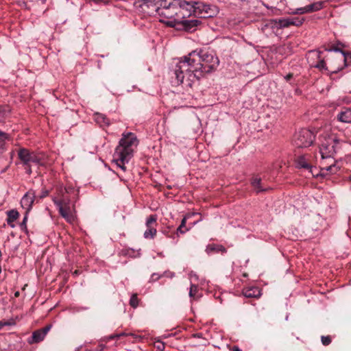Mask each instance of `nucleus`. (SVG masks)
Segmentation results:
<instances>
[{"label":"nucleus","instance_id":"f257e3e1","mask_svg":"<svg viewBox=\"0 0 351 351\" xmlns=\"http://www.w3.org/2000/svg\"><path fill=\"white\" fill-rule=\"evenodd\" d=\"M219 64L218 58L211 51L195 50L182 58L174 69L173 83L191 88L204 73L217 69Z\"/></svg>","mask_w":351,"mask_h":351},{"label":"nucleus","instance_id":"f03ea898","mask_svg":"<svg viewBox=\"0 0 351 351\" xmlns=\"http://www.w3.org/2000/svg\"><path fill=\"white\" fill-rule=\"evenodd\" d=\"M184 2L186 0H145V5L154 7L160 22L175 27L187 16Z\"/></svg>","mask_w":351,"mask_h":351},{"label":"nucleus","instance_id":"7ed1b4c3","mask_svg":"<svg viewBox=\"0 0 351 351\" xmlns=\"http://www.w3.org/2000/svg\"><path fill=\"white\" fill-rule=\"evenodd\" d=\"M138 141L136 136L132 132L123 133L113 154L112 162L122 171H126L125 164L133 156L134 148L136 147Z\"/></svg>","mask_w":351,"mask_h":351},{"label":"nucleus","instance_id":"20e7f679","mask_svg":"<svg viewBox=\"0 0 351 351\" xmlns=\"http://www.w3.org/2000/svg\"><path fill=\"white\" fill-rule=\"evenodd\" d=\"M339 141L332 136L325 137L319 145L322 169L335 173L338 168L335 165L334 154L337 152Z\"/></svg>","mask_w":351,"mask_h":351},{"label":"nucleus","instance_id":"39448f33","mask_svg":"<svg viewBox=\"0 0 351 351\" xmlns=\"http://www.w3.org/2000/svg\"><path fill=\"white\" fill-rule=\"evenodd\" d=\"M187 16L194 15L198 18L206 19L214 16L217 11L216 7L202 1H187L183 3Z\"/></svg>","mask_w":351,"mask_h":351},{"label":"nucleus","instance_id":"423d86ee","mask_svg":"<svg viewBox=\"0 0 351 351\" xmlns=\"http://www.w3.org/2000/svg\"><path fill=\"white\" fill-rule=\"evenodd\" d=\"M53 202L58 207L60 215L69 223H72L75 219V210L71 204L69 198L62 195L60 199H53Z\"/></svg>","mask_w":351,"mask_h":351},{"label":"nucleus","instance_id":"0eeeda50","mask_svg":"<svg viewBox=\"0 0 351 351\" xmlns=\"http://www.w3.org/2000/svg\"><path fill=\"white\" fill-rule=\"evenodd\" d=\"M315 140L313 133L307 129H302L294 135L293 143L300 148H305L311 145Z\"/></svg>","mask_w":351,"mask_h":351},{"label":"nucleus","instance_id":"6e6552de","mask_svg":"<svg viewBox=\"0 0 351 351\" xmlns=\"http://www.w3.org/2000/svg\"><path fill=\"white\" fill-rule=\"evenodd\" d=\"M157 216L156 215H149L145 222L147 230L143 234V237L146 239H152L155 237L157 233L156 230Z\"/></svg>","mask_w":351,"mask_h":351},{"label":"nucleus","instance_id":"1a4fd4ad","mask_svg":"<svg viewBox=\"0 0 351 351\" xmlns=\"http://www.w3.org/2000/svg\"><path fill=\"white\" fill-rule=\"evenodd\" d=\"M51 326H47L45 328L37 330L32 333V335L30 338L28 339V343L29 344L39 343L44 340L47 334L51 329Z\"/></svg>","mask_w":351,"mask_h":351},{"label":"nucleus","instance_id":"9d476101","mask_svg":"<svg viewBox=\"0 0 351 351\" xmlns=\"http://www.w3.org/2000/svg\"><path fill=\"white\" fill-rule=\"evenodd\" d=\"M36 197L35 192L32 190H29L27 191L22 197L21 200V205L29 213L33 206Z\"/></svg>","mask_w":351,"mask_h":351},{"label":"nucleus","instance_id":"9b49d317","mask_svg":"<svg viewBox=\"0 0 351 351\" xmlns=\"http://www.w3.org/2000/svg\"><path fill=\"white\" fill-rule=\"evenodd\" d=\"M328 51H335L339 52L341 54L336 58V60L340 62H343L344 66H348L351 64V54L349 53H346L341 49L334 47L328 49Z\"/></svg>","mask_w":351,"mask_h":351},{"label":"nucleus","instance_id":"f8f14e48","mask_svg":"<svg viewBox=\"0 0 351 351\" xmlns=\"http://www.w3.org/2000/svg\"><path fill=\"white\" fill-rule=\"evenodd\" d=\"M200 23V21L197 19L194 20H188L185 18L183 19V21L180 22V24H182L184 28L189 31L193 32L195 29V27Z\"/></svg>","mask_w":351,"mask_h":351},{"label":"nucleus","instance_id":"ddd939ff","mask_svg":"<svg viewBox=\"0 0 351 351\" xmlns=\"http://www.w3.org/2000/svg\"><path fill=\"white\" fill-rule=\"evenodd\" d=\"M243 294L246 298H258L261 295V291L258 287H252L244 289Z\"/></svg>","mask_w":351,"mask_h":351},{"label":"nucleus","instance_id":"4468645a","mask_svg":"<svg viewBox=\"0 0 351 351\" xmlns=\"http://www.w3.org/2000/svg\"><path fill=\"white\" fill-rule=\"evenodd\" d=\"M337 119L343 123H351V110L346 108L337 114Z\"/></svg>","mask_w":351,"mask_h":351},{"label":"nucleus","instance_id":"2eb2a0df","mask_svg":"<svg viewBox=\"0 0 351 351\" xmlns=\"http://www.w3.org/2000/svg\"><path fill=\"white\" fill-rule=\"evenodd\" d=\"M252 186H253L254 189L256 191L257 193L267 191L269 189V188L267 187H263L261 184V179L258 177H254L252 179L251 181Z\"/></svg>","mask_w":351,"mask_h":351},{"label":"nucleus","instance_id":"dca6fc26","mask_svg":"<svg viewBox=\"0 0 351 351\" xmlns=\"http://www.w3.org/2000/svg\"><path fill=\"white\" fill-rule=\"evenodd\" d=\"M7 223L8 224L12 227H14V224L13 223L19 217V213L15 210L12 209L10 210L7 211Z\"/></svg>","mask_w":351,"mask_h":351},{"label":"nucleus","instance_id":"f3484780","mask_svg":"<svg viewBox=\"0 0 351 351\" xmlns=\"http://www.w3.org/2000/svg\"><path fill=\"white\" fill-rule=\"evenodd\" d=\"M32 153V152H30L27 149H20L18 152L19 158L25 165H29V159Z\"/></svg>","mask_w":351,"mask_h":351},{"label":"nucleus","instance_id":"a211bd4d","mask_svg":"<svg viewBox=\"0 0 351 351\" xmlns=\"http://www.w3.org/2000/svg\"><path fill=\"white\" fill-rule=\"evenodd\" d=\"M296 165L298 167L306 169H309L311 167L308 162V159L306 158V156L304 155L300 156L297 158Z\"/></svg>","mask_w":351,"mask_h":351},{"label":"nucleus","instance_id":"6ab92c4d","mask_svg":"<svg viewBox=\"0 0 351 351\" xmlns=\"http://www.w3.org/2000/svg\"><path fill=\"white\" fill-rule=\"evenodd\" d=\"M322 53V51L317 50L310 51L307 57L309 64H311L313 62H315V60L317 61L318 59H320Z\"/></svg>","mask_w":351,"mask_h":351},{"label":"nucleus","instance_id":"aec40b11","mask_svg":"<svg viewBox=\"0 0 351 351\" xmlns=\"http://www.w3.org/2000/svg\"><path fill=\"white\" fill-rule=\"evenodd\" d=\"M275 25L278 28H286L291 26L290 25V19L288 18H282L275 21Z\"/></svg>","mask_w":351,"mask_h":351},{"label":"nucleus","instance_id":"412c9836","mask_svg":"<svg viewBox=\"0 0 351 351\" xmlns=\"http://www.w3.org/2000/svg\"><path fill=\"white\" fill-rule=\"evenodd\" d=\"M220 251H221V252L225 251V248L221 245H215V244L208 245H207L206 249V252L208 254H210L214 252H219Z\"/></svg>","mask_w":351,"mask_h":351},{"label":"nucleus","instance_id":"4be33fe9","mask_svg":"<svg viewBox=\"0 0 351 351\" xmlns=\"http://www.w3.org/2000/svg\"><path fill=\"white\" fill-rule=\"evenodd\" d=\"M311 66L315 68L319 69L320 71H327L328 67L326 66V64L323 58L320 57V59H318L315 62H313L311 63Z\"/></svg>","mask_w":351,"mask_h":351},{"label":"nucleus","instance_id":"5701e85b","mask_svg":"<svg viewBox=\"0 0 351 351\" xmlns=\"http://www.w3.org/2000/svg\"><path fill=\"white\" fill-rule=\"evenodd\" d=\"M324 1H317L308 5L309 13L314 12L322 10L324 7Z\"/></svg>","mask_w":351,"mask_h":351},{"label":"nucleus","instance_id":"b1692460","mask_svg":"<svg viewBox=\"0 0 351 351\" xmlns=\"http://www.w3.org/2000/svg\"><path fill=\"white\" fill-rule=\"evenodd\" d=\"M10 111V108L8 106H0V122L9 116Z\"/></svg>","mask_w":351,"mask_h":351},{"label":"nucleus","instance_id":"393cba45","mask_svg":"<svg viewBox=\"0 0 351 351\" xmlns=\"http://www.w3.org/2000/svg\"><path fill=\"white\" fill-rule=\"evenodd\" d=\"M95 121L101 124L104 125H109L110 121L109 119H107L104 114H96L95 115Z\"/></svg>","mask_w":351,"mask_h":351},{"label":"nucleus","instance_id":"a878e982","mask_svg":"<svg viewBox=\"0 0 351 351\" xmlns=\"http://www.w3.org/2000/svg\"><path fill=\"white\" fill-rule=\"evenodd\" d=\"M18 319V317H16L15 318H10L8 320H1L0 321V330L3 328V326H14L16 323V319Z\"/></svg>","mask_w":351,"mask_h":351},{"label":"nucleus","instance_id":"bb28decb","mask_svg":"<svg viewBox=\"0 0 351 351\" xmlns=\"http://www.w3.org/2000/svg\"><path fill=\"white\" fill-rule=\"evenodd\" d=\"M290 19V25L293 26H300L302 25L304 22L303 19H300L298 17H289Z\"/></svg>","mask_w":351,"mask_h":351},{"label":"nucleus","instance_id":"cd10ccee","mask_svg":"<svg viewBox=\"0 0 351 351\" xmlns=\"http://www.w3.org/2000/svg\"><path fill=\"white\" fill-rule=\"evenodd\" d=\"M34 163L35 165H39L41 163V157L35 153L32 152L29 159V165Z\"/></svg>","mask_w":351,"mask_h":351},{"label":"nucleus","instance_id":"c85d7f7f","mask_svg":"<svg viewBox=\"0 0 351 351\" xmlns=\"http://www.w3.org/2000/svg\"><path fill=\"white\" fill-rule=\"evenodd\" d=\"M189 217V215H186L185 216L182 221H181V224L180 225V226L178 228V232H180V233L183 234L184 232H186L189 229L188 228H186L185 230H183V228L185 227V225H186V219H188Z\"/></svg>","mask_w":351,"mask_h":351},{"label":"nucleus","instance_id":"c756f323","mask_svg":"<svg viewBox=\"0 0 351 351\" xmlns=\"http://www.w3.org/2000/svg\"><path fill=\"white\" fill-rule=\"evenodd\" d=\"M198 288L197 286L193 284L191 285L190 290H189V297L192 299H196V293L197 292Z\"/></svg>","mask_w":351,"mask_h":351},{"label":"nucleus","instance_id":"7c9ffc66","mask_svg":"<svg viewBox=\"0 0 351 351\" xmlns=\"http://www.w3.org/2000/svg\"><path fill=\"white\" fill-rule=\"evenodd\" d=\"M292 13L293 14H303L306 13H309L308 5L302 8H296L294 11L292 12Z\"/></svg>","mask_w":351,"mask_h":351},{"label":"nucleus","instance_id":"2f4dec72","mask_svg":"<svg viewBox=\"0 0 351 351\" xmlns=\"http://www.w3.org/2000/svg\"><path fill=\"white\" fill-rule=\"evenodd\" d=\"M130 304L134 308L137 307L138 304V300L136 294H134L131 296L130 300Z\"/></svg>","mask_w":351,"mask_h":351},{"label":"nucleus","instance_id":"473e14b6","mask_svg":"<svg viewBox=\"0 0 351 351\" xmlns=\"http://www.w3.org/2000/svg\"><path fill=\"white\" fill-rule=\"evenodd\" d=\"M9 139V135L0 130V146H2L6 140Z\"/></svg>","mask_w":351,"mask_h":351},{"label":"nucleus","instance_id":"72a5a7b5","mask_svg":"<svg viewBox=\"0 0 351 351\" xmlns=\"http://www.w3.org/2000/svg\"><path fill=\"white\" fill-rule=\"evenodd\" d=\"M88 308H89L88 306H72L71 309L73 313H79L82 311H86Z\"/></svg>","mask_w":351,"mask_h":351},{"label":"nucleus","instance_id":"f704fd0d","mask_svg":"<svg viewBox=\"0 0 351 351\" xmlns=\"http://www.w3.org/2000/svg\"><path fill=\"white\" fill-rule=\"evenodd\" d=\"M321 340L324 346H328L331 343V339L329 336H322Z\"/></svg>","mask_w":351,"mask_h":351},{"label":"nucleus","instance_id":"c9c22d12","mask_svg":"<svg viewBox=\"0 0 351 351\" xmlns=\"http://www.w3.org/2000/svg\"><path fill=\"white\" fill-rule=\"evenodd\" d=\"M27 216H28V213H27V211H25V216L23 217V221L21 222V228H26V223H27Z\"/></svg>","mask_w":351,"mask_h":351},{"label":"nucleus","instance_id":"e433bc0d","mask_svg":"<svg viewBox=\"0 0 351 351\" xmlns=\"http://www.w3.org/2000/svg\"><path fill=\"white\" fill-rule=\"evenodd\" d=\"M49 194V191L47 190H43L41 193V195H40V198H44L47 197Z\"/></svg>","mask_w":351,"mask_h":351},{"label":"nucleus","instance_id":"4c0bfd02","mask_svg":"<svg viewBox=\"0 0 351 351\" xmlns=\"http://www.w3.org/2000/svg\"><path fill=\"white\" fill-rule=\"evenodd\" d=\"M156 347H157V348H158V350H164V349H165V345H164V343H162V342H158V345H157V346H156Z\"/></svg>","mask_w":351,"mask_h":351},{"label":"nucleus","instance_id":"58836bf2","mask_svg":"<svg viewBox=\"0 0 351 351\" xmlns=\"http://www.w3.org/2000/svg\"><path fill=\"white\" fill-rule=\"evenodd\" d=\"M128 335V334H126V333L123 332V333H120V334H117V335H116L112 336V337H111V338H112V339H114V338H115V337H117V338H119V337H121V336H125V335Z\"/></svg>","mask_w":351,"mask_h":351},{"label":"nucleus","instance_id":"ea45409f","mask_svg":"<svg viewBox=\"0 0 351 351\" xmlns=\"http://www.w3.org/2000/svg\"><path fill=\"white\" fill-rule=\"evenodd\" d=\"M342 69H343V66H339L338 67H337V68H335V69H334L331 70V71H332V73H337V72H338L339 71H341Z\"/></svg>","mask_w":351,"mask_h":351},{"label":"nucleus","instance_id":"a19ab883","mask_svg":"<svg viewBox=\"0 0 351 351\" xmlns=\"http://www.w3.org/2000/svg\"><path fill=\"white\" fill-rule=\"evenodd\" d=\"M292 77H293V74L289 73L285 76V79L286 80V81H289L292 78Z\"/></svg>","mask_w":351,"mask_h":351},{"label":"nucleus","instance_id":"79ce46f5","mask_svg":"<svg viewBox=\"0 0 351 351\" xmlns=\"http://www.w3.org/2000/svg\"><path fill=\"white\" fill-rule=\"evenodd\" d=\"M190 277L191 278H195V279H197V275L193 272H191L190 274Z\"/></svg>","mask_w":351,"mask_h":351},{"label":"nucleus","instance_id":"37998d69","mask_svg":"<svg viewBox=\"0 0 351 351\" xmlns=\"http://www.w3.org/2000/svg\"><path fill=\"white\" fill-rule=\"evenodd\" d=\"M232 350L233 351H241V350L237 346H234Z\"/></svg>","mask_w":351,"mask_h":351},{"label":"nucleus","instance_id":"c03bdc74","mask_svg":"<svg viewBox=\"0 0 351 351\" xmlns=\"http://www.w3.org/2000/svg\"><path fill=\"white\" fill-rule=\"evenodd\" d=\"M1 256H2V252H1V251L0 250V259L1 258Z\"/></svg>","mask_w":351,"mask_h":351},{"label":"nucleus","instance_id":"a18cd8bd","mask_svg":"<svg viewBox=\"0 0 351 351\" xmlns=\"http://www.w3.org/2000/svg\"><path fill=\"white\" fill-rule=\"evenodd\" d=\"M19 295V292H16V293H15V295H16V296H18Z\"/></svg>","mask_w":351,"mask_h":351},{"label":"nucleus","instance_id":"49530a36","mask_svg":"<svg viewBox=\"0 0 351 351\" xmlns=\"http://www.w3.org/2000/svg\"><path fill=\"white\" fill-rule=\"evenodd\" d=\"M350 180H351V175L350 176Z\"/></svg>","mask_w":351,"mask_h":351}]
</instances>
